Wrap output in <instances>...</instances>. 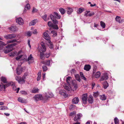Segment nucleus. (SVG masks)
Segmentation results:
<instances>
[{
	"label": "nucleus",
	"instance_id": "f257e3e1",
	"mask_svg": "<svg viewBox=\"0 0 124 124\" xmlns=\"http://www.w3.org/2000/svg\"><path fill=\"white\" fill-rule=\"evenodd\" d=\"M10 85L13 88V90L15 91H16V87L15 85V84L14 82L12 81L9 82H8L7 84L6 85V87H7Z\"/></svg>",
	"mask_w": 124,
	"mask_h": 124
},
{
	"label": "nucleus",
	"instance_id": "f03ea898",
	"mask_svg": "<svg viewBox=\"0 0 124 124\" xmlns=\"http://www.w3.org/2000/svg\"><path fill=\"white\" fill-rule=\"evenodd\" d=\"M82 115L81 113H79L78 114L75 115L74 118V120L75 122H78L79 120L81 117L82 116Z\"/></svg>",
	"mask_w": 124,
	"mask_h": 124
},
{
	"label": "nucleus",
	"instance_id": "7ed1b4c3",
	"mask_svg": "<svg viewBox=\"0 0 124 124\" xmlns=\"http://www.w3.org/2000/svg\"><path fill=\"white\" fill-rule=\"evenodd\" d=\"M16 37L15 34H8L4 36V38L7 39H10L15 38Z\"/></svg>",
	"mask_w": 124,
	"mask_h": 124
},
{
	"label": "nucleus",
	"instance_id": "20e7f679",
	"mask_svg": "<svg viewBox=\"0 0 124 124\" xmlns=\"http://www.w3.org/2000/svg\"><path fill=\"white\" fill-rule=\"evenodd\" d=\"M33 98L36 101L41 100L43 98L42 95L40 94H37L35 95L33 97Z\"/></svg>",
	"mask_w": 124,
	"mask_h": 124
},
{
	"label": "nucleus",
	"instance_id": "39448f33",
	"mask_svg": "<svg viewBox=\"0 0 124 124\" xmlns=\"http://www.w3.org/2000/svg\"><path fill=\"white\" fill-rule=\"evenodd\" d=\"M82 100L83 104L85 105L87 101V94H84L82 96Z\"/></svg>",
	"mask_w": 124,
	"mask_h": 124
},
{
	"label": "nucleus",
	"instance_id": "423d86ee",
	"mask_svg": "<svg viewBox=\"0 0 124 124\" xmlns=\"http://www.w3.org/2000/svg\"><path fill=\"white\" fill-rule=\"evenodd\" d=\"M16 21L18 24L19 25L23 24L24 23L23 19L21 17H19L16 19Z\"/></svg>",
	"mask_w": 124,
	"mask_h": 124
},
{
	"label": "nucleus",
	"instance_id": "0eeeda50",
	"mask_svg": "<svg viewBox=\"0 0 124 124\" xmlns=\"http://www.w3.org/2000/svg\"><path fill=\"white\" fill-rule=\"evenodd\" d=\"M72 86L73 87V90H75L78 88L77 82L76 80H73L72 81Z\"/></svg>",
	"mask_w": 124,
	"mask_h": 124
},
{
	"label": "nucleus",
	"instance_id": "6e6552de",
	"mask_svg": "<svg viewBox=\"0 0 124 124\" xmlns=\"http://www.w3.org/2000/svg\"><path fill=\"white\" fill-rule=\"evenodd\" d=\"M44 38L47 40L48 42H50V38L48 34L46 32H44L43 34Z\"/></svg>",
	"mask_w": 124,
	"mask_h": 124
},
{
	"label": "nucleus",
	"instance_id": "1a4fd4ad",
	"mask_svg": "<svg viewBox=\"0 0 124 124\" xmlns=\"http://www.w3.org/2000/svg\"><path fill=\"white\" fill-rule=\"evenodd\" d=\"M45 43L42 42L40 43L41 45V51L43 52H45L46 51V48L45 45Z\"/></svg>",
	"mask_w": 124,
	"mask_h": 124
},
{
	"label": "nucleus",
	"instance_id": "9d476101",
	"mask_svg": "<svg viewBox=\"0 0 124 124\" xmlns=\"http://www.w3.org/2000/svg\"><path fill=\"white\" fill-rule=\"evenodd\" d=\"M108 78V77L107 74V73H105L101 77L100 80L102 81L104 80H107Z\"/></svg>",
	"mask_w": 124,
	"mask_h": 124
},
{
	"label": "nucleus",
	"instance_id": "9b49d317",
	"mask_svg": "<svg viewBox=\"0 0 124 124\" xmlns=\"http://www.w3.org/2000/svg\"><path fill=\"white\" fill-rule=\"evenodd\" d=\"M67 13L69 15H70L73 12L72 8L70 7H67L66 8Z\"/></svg>",
	"mask_w": 124,
	"mask_h": 124
},
{
	"label": "nucleus",
	"instance_id": "f8f14e48",
	"mask_svg": "<svg viewBox=\"0 0 124 124\" xmlns=\"http://www.w3.org/2000/svg\"><path fill=\"white\" fill-rule=\"evenodd\" d=\"M9 30L10 31V32H14L16 30V26H11L8 28Z\"/></svg>",
	"mask_w": 124,
	"mask_h": 124
},
{
	"label": "nucleus",
	"instance_id": "ddd939ff",
	"mask_svg": "<svg viewBox=\"0 0 124 124\" xmlns=\"http://www.w3.org/2000/svg\"><path fill=\"white\" fill-rule=\"evenodd\" d=\"M23 70V68L18 67L16 70L17 74L19 75L21 74Z\"/></svg>",
	"mask_w": 124,
	"mask_h": 124
},
{
	"label": "nucleus",
	"instance_id": "4468645a",
	"mask_svg": "<svg viewBox=\"0 0 124 124\" xmlns=\"http://www.w3.org/2000/svg\"><path fill=\"white\" fill-rule=\"evenodd\" d=\"M79 100L78 97H75L72 100V103L77 104L79 102Z\"/></svg>",
	"mask_w": 124,
	"mask_h": 124
},
{
	"label": "nucleus",
	"instance_id": "2eb2a0df",
	"mask_svg": "<svg viewBox=\"0 0 124 124\" xmlns=\"http://www.w3.org/2000/svg\"><path fill=\"white\" fill-rule=\"evenodd\" d=\"M88 101L90 103L92 104L93 102V97L92 95H90L88 97Z\"/></svg>",
	"mask_w": 124,
	"mask_h": 124
},
{
	"label": "nucleus",
	"instance_id": "dca6fc26",
	"mask_svg": "<svg viewBox=\"0 0 124 124\" xmlns=\"http://www.w3.org/2000/svg\"><path fill=\"white\" fill-rule=\"evenodd\" d=\"M0 80L2 82L4 83L8 84L7 79L6 78L4 77H1L0 78Z\"/></svg>",
	"mask_w": 124,
	"mask_h": 124
},
{
	"label": "nucleus",
	"instance_id": "f3484780",
	"mask_svg": "<svg viewBox=\"0 0 124 124\" xmlns=\"http://www.w3.org/2000/svg\"><path fill=\"white\" fill-rule=\"evenodd\" d=\"M60 94L62 95H63L65 97L66 96V91L64 90H61L59 91Z\"/></svg>",
	"mask_w": 124,
	"mask_h": 124
},
{
	"label": "nucleus",
	"instance_id": "a211bd4d",
	"mask_svg": "<svg viewBox=\"0 0 124 124\" xmlns=\"http://www.w3.org/2000/svg\"><path fill=\"white\" fill-rule=\"evenodd\" d=\"M6 48H7V49L4 52V53L6 54L12 51L13 50V48H10L9 47Z\"/></svg>",
	"mask_w": 124,
	"mask_h": 124
},
{
	"label": "nucleus",
	"instance_id": "6ab92c4d",
	"mask_svg": "<svg viewBox=\"0 0 124 124\" xmlns=\"http://www.w3.org/2000/svg\"><path fill=\"white\" fill-rule=\"evenodd\" d=\"M53 15L54 16L55 18H56L59 19L61 18V16L56 12H54Z\"/></svg>",
	"mask_w": 124,
	"mask_h": 124
},
{
	"label": "nucleus",
	"instance_id": "aec40b11",
	"mask_svg": "<svg viewBox=\"0 0 124 124\" xmlns=\"http://www.w3.org/2000/svg\"><path fill=\"white\" fill-rule=\"evenodd\" d=\"M46 44L49 47L50 49L53 48V43L52 42L50 41V42H48L46 43Z\"/></svg>",
	"mask_w": 124,
	"mask_h": 124
},
{
	"label": "nucleus",
	"instance_id": "412c9836",
	"mask_svg": "<svg viewBox=\"0 0 124 124\" xmlns=\"http://www.w3.org/2000/svg\"><path fill=\"white\" fill-rule=\"evenodd\" d=\"M30 8V5L29 4H27L24 7V12H26V11Z\"/></svg>",
	"mask_w": 124,
	"mask_h": 124
},
{
	"label": "nucleus",
	"instance_id": "4be33fe9",
	"mask_svg": "<svg viewBox=\"0 0 124 124\" xmlns=\"http://www.w3.org/2000/svg\"><path fill=\"white\" fill-rule=\"evenodd\" d=\"M22 78H21L18 82V83L20 84H23L25 83V80L24 79H25V76H23Z\"/></svg>",
	"mask_w": 124,
	"mask_h": 124
},
{
	"label": "nucleus",
	"instance_id": "5701e85b",
	"mask_svg": "<svg viewBox=\"0 0 124 124\" xmlns=\"http://www.w3.org/2000/svg\"><path fill=\"white\" fill-rule=\"evenodd\" d=\"M91 69V66L89 65H86L84 68V69L86 71H89Z\"/></svg>",
	"mask_w": 124,
	"mask_h": 124
},
{
	"label": "nucleus",
	"instance_id": "b1692460",
	"mask_svg": "<svg viewBox=\"0 0 124 124\" xmlns=\"http://www.w3.org/2000/svg\"><path fill=\"white\" fill-rule=\"evenodd\" d=\"M50 98L49 96L47 95H45V96L42 99L43 101L44 102H47V100L48 99Z\"/></svg>",
	"mask_w": 124,
	"mask_h": 124
},
{
	"label": "nucleus",
	"instance_id": "393cba45",
	"mask_svg": "<svg viewBox=\"0 0 124 124\" xmlns=\"http://www.w3.org/2000/svg\"><path fill=\"white\" fill-rule=\"evenodd\" d=\"M103 85L104 88L105 89H106L108 86V83L107 81H105L103 84Z\"/></svg>",
	"mask_w": 124,
	"mask_h": 124
},
{
	"label": "nucleus",
	"instance_id": "a878e982",
	"mask_svg": "<svg viewBox=\"0 0 124 124\" xmlns=\"http://www.w3.org/2000/svg\"><path fill=\"white\" fill-rule=\"evenodd\" d=\"M85 9L84 8H79L78 9L77 11V13L78 14H80L83 11H85Z\"/></svg>",
	"mask_w": 124,
	"mask_h": 124
},
{
	"label": "nucleus",
	"instance_id": "bb28decb",
	"mask_svg": "<svg viewBox=\"0 0 124 124\" xmlns=\"http://www.w3.org/2000/svg\"><path fill=\"white\" fill-rule=\"evenodd\" d=\"M17 44L16 43H14L12 44H9L6 46V47H9L10 48H13V46H15Z\"/></svg>",
	"mask_w": 124,
	"mask_h": 124
},
{
	"label": "nucleus",
	"instance_id": "cd10ccee",
	"mask_svg": "<svg viewBox=\"0 0 124 124\" xmlns=\"http://www.w3.org/2000/svg\"><path fill=\"white\" fill-rule=\"evenodd\" d=\"M37 20H34L32 21L29 24V25L30 26L34 25L37 22Z\"/></svg>",
	"mask_w": 124,
	"mask_h": 124
},
{
	"label": "nucleus",
	"instance_id": "c85d7f7f",
	"mask_svg": "<svg viewBox=\"0 0 124 124\" xmlns=\"http://www.w3.org/2000/svg\"><path fill=\"white\" fill-rule=\"evenodd\" d=\"M7 84L3 85H0V91H2L3 90V88H4V90L7 87L6 86V85Z\"/></svg>",
	"mask_w": 124,
	"mask_h": 124
},
{
	"label": "nucleus",
	"instance_id": "c756f323",
	"mask_svg": "<svg viewBox=\"0 0 124 124\" xmlns=\"http://www.w3.org/2000/svg\"><path fill=\"white\" fill-rule=\"evenodd\" d=\"M75 77L76 80L78 81L79 82H80L81 79L80 76L78 74H76L75 75Z\"/></svg>",
	"mask_w": 124,
	"mask_h": 124
},
{
	"label": "nucleus",
	"instance_id": "7c9ffc66",
	"mask_svg": "<svg viewBox=\"0 0 124 124\" xmlns=\"http://www.w3.org/2000/svg\"><path fill=\"white\" fill-rule=\"evenodd\" d=\"M18 101L21 103H25V101L24 100V99L21 97H19L18 98Z\"/></svg>",
	"mask_w": 124,
	"mask_h": 124
},
{
	"label": "nucleus",
	"instance_id": "2f4dec72",
	"mask_svg": "<svg viewBox=\"0 0 124 124\" xmlns=\"http://www.w3.org/2000/svg\"><path fill=\"white\" fill-rule=\"evenodd\" d=\"M59 10L62 15H63L66 12L65 10L62 8H60L59 9Z\"/></svg>",
	"mask_w": 124,
	"mask_h": 124
},
{
	"label": "nucleus",
	"instance_id": "473e14b6",
	"mask_svg": "<svg viewBox=\"0 0 124 124\" xmlns=\"http://www.w3.org/2000/svg\"><path fill=\"white\" fill-rule=\"evenodd\" d=\"M101 73L99 71H97L95 74V77L96 78H98L100 76Z\"/></svg>",
	"mask_w": 124,
	"mask_h": 124
},
{
	"label": "nucleus",
	"instance_id": "72a5a7b5",
	"mask_svg": "<svg viewBox=\"0 0 124 124\" xmlns=\"http://www.w3.org/2000/svg\"><path fill=\"white\" fill-rule=\"evenodd\" d=\"M116 21L120 23L122 22V20L121 21V17H120L116 16L115 18Z\"/></svg>",
	"mask_w": 124,
	"mask_h": 124
},
{
	"label": "nucleus",
	"instance_id": "f704fd0d",
	"mask_svg": "<svg viewBox=\"0 0 124 124\" xmlns=\"http://www.w3.org/2000/svg\"><path fill=\"white\" fill-rule=\"evenodd\" d=\"M17 52L16 51H15L12 52L9 54L10 56H14L16 54Z\"/></svg>",
	"mask_w": 124,
	"mask_h": 124
},
{
	"label": "nucleus",
	"instance_id": "c9c22d12",
	"mask_svg": "<svg viewBox=\"0 0 124 124\" xmlns=\"http://www.w3.org/2000/svg\"><path fill=\"white\" fill-rule=\"evenodd\" d=\"M51 33L53 34V37H55L57 36V32L56 31L54 30L52 31H51Z\"/></svg>",
	"mask_w": 124,
	"mask_h": 124
},
{
	"label": "nucleus",
	"instance_id": "e433bc0d",
	"mask_svg": "<svg viewBox=\"0 0 124 124\" xmlns=\"http://www.w3.org/2000/svg\"><path fill=\"white\" fill-rule=\"evenodd\" d=\"M43 62V64H45L48 66H49L50 64V60H49Z\"/></svg>",
	"mask_w": 124,
	"mask_h": 124
},
{
	"label": "nucleus",
	"instance_id": "4c0bfd02",
	"mask_svg": "<svg viewBox=\"0 0 124 124\" xmlns=\"http://www.w3.org/2000/svg\"><path fill=\"white\" fill-rule=\"evenodd\" d=\"M8 108L7 107L5 106H1L0 107V110H4L5 109H8Z\"/></svg>",
	"mask_w": 124,
	"mask_h": 124
},
{
	"label": "nucleus",
	"instance_id": "58836bf2",
	"mask_svg": "<svg viewBox=\"0 0 124 124\" xmlns=\"http://www.w3.org/2000/svg\"><path fill=\"white\" fill-rule=\"evenodd\" d=\"M100 25L103 28H105V24L102 21L100 22Z\"/></svg>",
	"mask_w": 124,
	"mask_h": 124
},
{
	"label": "nucleus",
	"instance_id": "ea45409f",
	"mask_svg": "<svg viewBox=\"0 0 124 124\" xmlns=\"http://www.w3.org/2000/svg\"><path fill=\"white\" fill-rule=\"evenodd\" d=\"M100 99L102 100H105L106 98V96L104 95H102L100 96Z\"/></svg>",
	"mask_w": 124,
	"mask_h": 124
},
{
	"label": "nucleus",
	"instance_id": "a19ab883",
	"mask_svg": "<svg viewBox=\"0 0 124 124\" xmlns=\"http://www.w3.org/2000/svg\"><path fill=\"white\" fill-rule=\"evenodd\" d=\"M39 89L38 88H33L32 90V92L33 93H38Z\"/></svg>",
	"mask_w": 124,
	"mask_h": 124
},
{
	"label": "nucleus",
	"instance_id": "79ce46f5",
	"mask_svg": "<svg viewBox=\"0 0 124 124\" xmlns=\"http://www.w3.org/2000/svg\"><path fill=\"white\" fill-rule=\"evenodd\" d=\"M114 120L115 124H119V120L117 117H115L114 119Z\"/></svg>",
	"mask_w": 124,
	"mask_h": 124
},
{
	"label": "nucleus",
	"instance_id": "37998d69",
	"mask_svg": "<svg viewBox=\"0 0 124 124\" xmlns=\"http://www.w3.org/2000/svg\"><path fill=\"white\" fill-rule=\"evenodd\" d=\"M17 41V40L16 39H13L11 40H8L7 41V43H11L14 42H15Z\"/></svg>",
	"mask_w": 124,
	"mask_h": 124
},
{
	"label": "nucleus",
	"instance_id": "c03bdc74",
	"mask_svg": "<svg viewBox=\"0 0 124 124\" xmlns=\"http://www.w3.org/2000/svg\"><path fill=\"white\" fill-rule=\"evenodd\" d=\"M45 55L43 53L41 52L40 54V59H43L44 58Z\"/></svg>",
	"mask_w": 124,
	"mask_h": 124
},
{
	"label": "nucleus",
	"instance_id": "a18cd8bd",
	"mask_svg": "<svg viewBox=\"0 0 124 124\" xmlns=\"http://www.w3.org/2000/svg\"><path fill=\"white\" fill-rule=\"evenodd\" d=\"M31 34L32 33L30 31H28L26 33V35L28 37H30L31 36Z\"/></svg>",
	"mask_w": 124,
	"mask_h": 124
},
{
	"label": "nucleus",
	"instance_id": "49530a36",
	"mask_svg": "<svg viewBox=\"0 0 124 124\" xmlns=\"http://www.w3.org/2000/svg\"><path fill=\"white\" fill-rule=\"evenodd\" d=\"M42 68L44 72L46 71L47 70V67L45 65H43L42 66Z\"/></svg>",
	"mask_w": 124,
	"mask_h": 124
},
{
	"label": "nucleus",
	"instance_id": "de8ad7c7",
	"mask_svg": "<svg viewBox=\"0 0 124 124\" xmlns=\"http://www.w3.org/2000/svg\"><path fill=\"white\" fill-rule=\"evenodd\" d=\"M76 112L75 111H74L72 112H71L70 113V115L71 116H75Z\"/></svg>",
	"mask_w": 124,
	"mask_h": 124
},
{
	"label": "nucleus",
	"instance_id": "09e8293b",
	"mask_svg": "<svg viewBox=\"0 0 124 124\" xmlns=\"http://www.w3.org/2000/svg\"><path fill=\"white\" fill-rule=\"evenodd\" d=\"M52 27L54 29L56 30H58L59 29L58 26L57 25V24H55V25H53L52 26Z\"/></svg>",
	"mask_w": 124,
	"mask_h": 124
},
{
	"label": "nucleus",
	"instance_id": "8fccbe9b",
	"mask_svg": "<svg viewBox=\"0 0 124 124\" xmlns=\"http://www.w3.org/2000/svg\"><path fill=\"white\" fill-rule=\"evenodd\" d=\"M33 57L32 56V55L31 54L30 56L28 57L27 61H29L30 60H33Z\"/></svg>",
	"mask_w": 124,
	"mask_h": 124
},
{
	"label": "nucleus",
	"instance_id": "3c124183",
	"mask_svg": "<svg viewBox=\"0 0 124 124\" xmlns=\"http://www.w3.org/2000/svg\"><path fill=\"white\" fill-rule=\"evenodd\" d=\"M53 23L55 24H57L58 23V22L57 20L54 19L52 20Z\"/></svg>",
	"mask_w": 124,
	"mask_h": 124
},
{
	"label": "nucleus",
	"instance_id": "603ef678",
	"mask_svg": "<svg viewBox=\"0 0 124 124\" xmlns=\"http://www.w3.org/2000/svg\"><path fill=\"white\" fill-rule=\"evenodd\" d=\"M47 15L46 14H45L44 16H42V17L44 21H46L47 20Z\"/></svg>",
	"mask_w": 124,
	"mask_h": 124
},
{
	"label": "nucleus",
	"instance_id": "864d4df0",
	"mask_svg": "<svg viewBox=\"0 0 124 124\" xmlns=\"http://www.w3.org/2000/svg\"><path fill=\"white\" fill-rule=\"evenodd\" d=\"M23 56V55H20L17 56L16 58V60L18 61L19 59H20Z\"/></svg>",
	"mask_w": 124,
	"mask_h": 124
},
{
	"label": "nucleus",
	"instance_id": "5fc2aeb1",
	"mask_svg": "<svg viewBox=\"0 0 124 124\" xmlns=\"http://www.w3.org/2000/svg\"><path fill=\"white\" fill-rule=\"evenodd\" d=\"M71 78L70 77H68L66 78V81L67 83L68 84H69L70 81V79Z\"/></svg>",
	"mask_w": 124,
	"mask_h": 124
},
{
	"label": "nucleus",
	"instance_id": "6e6d98bb",
	"mask_svg": "<svg viewBox=\"0 0 124 124\" xmlns=\"http://www.w3.org/2000/svg\"><path fill=\"white\" fill-rule=\"evenodd\" d=\"M48 25L49 27H52L53 25L52 22L50 21L48 22Z\"/></svg>",
	"mask_w": 124,
	"mask_h": 124
},
{
	"label": "nucleus",
	"instance_id": "4d7b16f0",
	"mask_svg": "<svg viewBox=\"0 0 124 124\" xmlns=\"http://www.w3.org/2000/svg\"><path fill=\"white\" fill-rule=\"evenodd\" d=\"M65 89L68 92H70V89L69 88V87L67 86H65Z\"/></svg>",
	"mask_w": 124,
	"mask_h": 124
},
{
	"label": "nucleus",
	"instance_id": "13d9d810",
	"mask_svg": "<svg viewBox=\"0 0 124 124\" xmlns=\"http://www.w3.org/2000/svg\"><path fill=\"white\" fill-rule=\"evenodd\" d=\"M20 93L26 95L27 94L26 92L24 91H20Z\"/></svg>",
	"mask_w": 124,
	"mask_h": 124
},
{
	"label": "nucleus",
	"instance_id": "bf43d9fd",
	"mask_svg": "<svg viewBox=\"0 0 124 124\" xmlns=\"http://www.w3.org/2000/svg\"><path fill=\"white\" fill-rule=\"evenodd\" d=\"M6 44H5L4 42L1 41H0V45L2 46V47L4 46H5Z\"/></svg>",
	"mask_w": 124,
	"mask_h": 124
},
{
	"label": "nucleus",
	"instance_id": "052dcab7",
	"mask_svg": "<svg viewBox=\"0 0 124 124\" xmlns=\"http://www.w3.org/2000/svg\"><path fill=\"white\" fill-rule=\"evenodd\" d=\"M99 93L98 92L94 93L93 96L94 97H96L98 96Z\"/></svg>",
	"mask_w": 124,
	"mask_h": 124
},
{
	"label": "nucleus",
	"instance_id": "680f3d73",
	"mask_svg": "<svg viewBox=\"0 0 124 124\" xmlns=\"http://www.w3.org/2000/svg\"><path fill=\"white\" fill-rule=\"evenodd\" d=\"M45 55L46 58H48L50 55V54L49 53H46L45 54Z\"/></svg>",
	"mask_w": 124,
	"mask_h": 124
},
{
	"label": "nucleus",
	"instance_id": "e2e57ef3",
	"mask_svg": "<svg viewBox=\"0 0 124 124\" xmlns=\"http://www.w3.org/2000/svg\"><path fill=\"white\" fill-rule=\"evenodd\" d=\"M54 16L52 14L50 15V17L52 20H53V19H54Z\"/></svg>",
	"mask_w": 124,
	"mask_h": 124
},
{
	"label": "nucleus",
	"instance_id": "0e129e2a",
	"mask_svg": "<svg viewBox=\"0 0 124 124\" xmlns=\"http://www.w3.org/2000/svg\"><path fill=\"white\" fill-rule=\"evenodd\" d=\"M94 12H92L91 13L88 14V16H92L94 15Z\"/></svg>",
	"mask_w": 124,
	"mask_h": 124
},
{
	"label": "nucleus",
	"instance_id": "69168bd1",
	"mask_svg": "<svg viewBox=\"0 0 124 124\" xmlns=\"http://www.w3.org/2000/svg\"><path fill=\"white\" fill-rule=\"evenodd\" d=\"M20 78H21L18 76H16V80L18 82H19V81Z\"/></svg>",
	"mask_w": 124,
	"mask_h": 124
},
{
	"label": "nucleus",
	"instance_id": "338daca9",
	"mask_svg": "<svg viewBox=\"0 0 124 124\" xmlns=\"http://www.w3.org/2000/svg\"><path fill=\"white\" fill-rule=\"evenodd\" d=\"M38 10L37 9L35 8H33L32 12V13H34L36 12Z\"/></svg>",
	"mask_w": 124,
	"mask_h": 124
},
{
	"label": "nucleus",
	"instance_id": "774afa93",
	"mask_svg": "<svg viewBox=\"0 0 124 124\" xmlns=\"http://www.w3.org/2000/svg\"><path fill=\"white\" fill-rule=\"evenodd\" d=\"M28 43L29 47L31 48V46L30 44V40L29 39L28 40Z\"/></svg>",
	"mask_w": 124,
	"mask_h": 124
}]
</instances>
